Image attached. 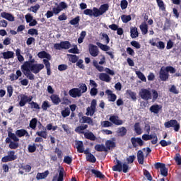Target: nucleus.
Segmentation results:
<instances>
[{"label":"nucleus","mask_w":181,"mask_h":181,"mask_svg":"<svg viewBox=\"0 0 181 181\" xmlns=\"http://www.w3.org/2000/svg\"><path fill=\"white\" fill-rule=\"evenodd\" d=\"M45 69L43 64H31L29 62H25L21 66V70L28 80H35V75L40 73ZM33 73V74H32Z\"/></svg>","instance_id":"obj_1"},{"label":"nucleus","mask_w":181,"mask_h":181,"mask_svg":"<svg viewBox=\"0 0 181 181\" xmlns=\"http://www.w3.org/2000/svg\"><path fill=\"white\" fill-rule=\"evenodd\" d=\"M6 144H9L10 149H18L19 148V138L15 133L8 132V137L6 139Z\"/></svg>","instance_id":"obj_2"},{"label":"nucleus","mask_w":181,"mask_h":181,"mask_svg":"<svg viewBox=\"0 0 181 181\" xmlns=\"http://www.w3.org/2000/svg\"><path fill=\"white\" fill-rule=\"evenodd\" d=\"M117 165L112 167L114 172H123V173H128V170L131 169V167L127 163L121 162L119 160H117Z\"/></svg>","instance_id":"obj_3"},{"label":"nucleus","mask_w":181,"mask_h":181,"mask_svg":"<svg viewBox=\"0 0 181 181\" xmlns=\"http://www.w3.org/2000/svg\"><path fill=\"white\" fill-rule=\"evenodd\" d=\"M165 128H173L175 132H179L180 124L176 119H171L164 123Z\"/></svg>","instance_id":"obj_4"},{"label":"nucleus","mask_w":181,"mask_h":181,"mask_svg":"<svg viewBox=\"0 0 181 181\" xmlns=\"http://www.w3.org/2000/svg\"><path fill=\"white\" fill-rule=\"evenodd\" d=\"M139 95L141 97V100H144L145 101H149V100H152V92L149 89H141L139 93Z\"/></svg>","instance_id":"obj_5"},{"label":"nucleus","mask_w":181,"mask_h":181,"mask_svg":"<svg viewBox=\"0 0 181 181\" xmlns=\"http://www.w3.org/2000/svg\"><path fill=\"white\" fill-rule=\"evenodd\" d=\"M96 110H97V100L93 99L91 101L90 107H88L86 108V115H87V117H93V115L95 114Z\"/></svg>","instance_id":"obj_6"},{"label":"nucleus","mask_w":181,"mask_h":181,"mask_svg":"<svg viewBox=\"0 0 181 181\" xmlns=\"http://www.w3.org/2000/svg\"><path fill=\"white\" fill-rule=\"evenodd\" d=\"M66 8L67 4L64 1H61L59 4L56 3L55 6L52 7V12L54 15H59L63 9H66Z\"/></svg>","instance_id":"obj_7"},{"label":"nucleus","mask_w":181,"mask_h":181,"mask_svg":"<svg viewBox=\"0 0 181 181\" xmlns=\"http://www.w3.org/2000/svg\"><path fill=\"white\" fill-rule=\"evenodd\" d=\"M71 47V44L69 41H62L60 43H56L54 45V48L56 50H69Z\"/></svg>","instance_id":"obj_8"},{"label":"nucleus","mask_w":181,"mask_h":181,"mask_svg":"<svg viewBox=\"0 0 181 181\" xmlns=\"http://www.w3.org/2000/svg\"><path fill=\"white\" fill-rule=\"evenodd\" d=\"M38 124L37 128L40 131L36 132V135H37V136H41V138H43L44 139H47V132L46 131V127H45L40 122H38Z\"/></svg>","instance_id":"obj_9"},{"label":"nucleus","mask_w":181,"mask_h":181,"mask_svg":"<svg viewBox=\"0 0 181 181\" xmlns=\"http://www.w3.org/2000/svg\"><path fill=\"white\" fill-rule=\"evenodd\" d=\"M32 100H33V96L32 95L28 96L26 95H21L18 104L21 107H25L28 103L29 104L30 102H32Z\"/></svg>","instance_id":"obj_10"},{"label":"nucleus","mask_w":181,"mask_h":181,"mask_svg":"<svg viewBox=\"0 0 181 181\" xmlns=\"http://www.w3.org/2000/svg\"><path fill=\"white\" fill-rule=\"evenodd\" d=\"M142 139H143V141H151V139H153L151 141L152 145H156L158 144V136L156 135V134H143L142 135Z\"/></svg>","instance_id":"obj_11"},{"label":"nucleus","mask_w":181,"mask_h":181,"mask_svg":"<svg viewBox=\"0 0 181 181\" xmlns=\"http://www.w3.org/2000/svg\"><path fill=\"white\" fill-rule=\"evenodd\" d=\"M156 169H160V175L166 177L168 176V169L165 163H156L155 165Z\"/></svg>","instance_id":"obj_12"},{"label":"nucleus","mask_w":181,"mask_h":181,"mask_svg":"<svg viewBox=\"0 0 181 181\" xmlns=\"http://www.w3.org/2000/svg\"><path fill=\"white\" fill-rule=\"evenodd\" d=\"M88 50L89 54L92 57H97V56L100 54V49H98V47H97V45L89 44Z\"/></svg>","instance_id":"obj_13"},{"label":"nucleus","mask_w":181,"mask_h":181,"mask_svg":"<svg viewBox=\"0 0 181 181\" xmlns=\"http://www.w3.org/2000/svg\"><path fill=\"white\" fill-rule=\"evenodd\" d=\"M16 159V156H15V151H11L8 152V156H4L1 158V162L6 163V162H12V160H15Z\"/></svg>","instance_id":"obj_14"},{"label":"nucleus","mask_w":181,"mask_h":181,"mask_svg":"<svg viewBox=\"0 0 181 181\" xmlns=\"http://www.w3.org/2000/svg\"><path fill=\"white\" fill-rule=\"evenodd\" d=\"M169 73L165 69V67H161L159 71V78L161 81H168L169 80Z\"/></svg>","instance_id":"obj_15"},{"label":"nucleus","mask_w":181,"mask_h":181,"mask_svg":"<svg viewBox=\"0 0 181 181\" xmlns=\"http://www.w3.org/2000/svg\"><path fill=\"white\" fill-rule=\"evenodd\" d=\"M131 142L133 146V148H138L139 146H144V140L139 137H132L131 139Z\"/></svg>","instance_id":"obj_16"},{"label":"nucleus","mask_w":181,"mask_h":181,"mask_svg":"<svg viewBox=\"0 0 181 181\" xmlns=\"http://www.w3.org/2000/svg\"><path fill=\"white\" fill-rule=\"evenodd\" d=\"M69 95L72 98H77V97H81V90L78 88H74L69 91Z\"/></svg>","instance_id":"obj_17"},{"label":"nucleus","mask_w":181,"mask_h":181,"mask_svg":"<svg viewBox=\"0 0 181 181\" xmlns=\"http://www.w3.org/2000/svg\"><path fill=\"white\" fill-rule=\"evenodd\" d=\"M15 135L17 136V138H22L23 136H25V138H29V136H30L29 132H28V130L24 129H21L16 131Z\"/></svg>","instance_id":"obj_18"},{"label":"nucleus","mask_w":181,"mask_h":181,"mask_svg":"<svg viewBox=\"0 0 181 181\" xmlns=\"http://www.w3.org/2000/svg\"><path fill=\"white\" fill-rule=\"evenodd\" d=\"M109 120L112 124H114L115 125H122L124 124V121L119 119V117L117 115H112L110 117Z\"/></svg>","instance_id":"obj_19"},{"label":"nucleus","mask_w":181,"mask_h":181,"mask_svg":"<svg viewBox=\"0 0 181 181\" xmlns=\"http://www.w3.org/2000/svg\"><path fill=\"white\" fill-rule=\"evenodd\" d=\"M105 94H107V95L108 101H110V103H115V101H116V100H117V95L113 93L112 90H111L110 89H107L105 90Z\"/></svg>","instance_id":"obj_20"},{"label":"nucleus","mask_w":181,"mask_h":181,"mask_svg":"<svg viewBox=\"0 0 181 181\" xmlns=\"http://www.w3.org/2000/svg\"><path fill=\"white\" fill-rule=\"evenodd\" d=\"M1 16L4 19H6V21H8V22H15V16H13V15H12L11 13L2 12L1 13Z\"/></svg>","instance_id":"obj_21"},{"label":"nucleus","mask_w":181,"mask_h":181,"mask_svg":"<svg viewBox=\"0 0 181 181\" xmlns=\"http://www.w3.org/2000/svg\"><path fill=\"white\" fill-rule=\"evenodd\" d=\"M149 110L153 114H158L162 110V106L160 105L155 104L151 105Z\"/></svg>","instance_id":"obj_22"},{"label":"nucleus","mask_w":181,"mask_h":181,"mask_svg":"<svg viewBox=\"0 0 181 181\" xmlns=\"http://www.w3.org/2000/svg\"><path fill=\"white\" fill-rule=\"evenodd\" d=\"M75 145L78 153H84V144H83V141H76Z\"/></svg>","instance_id":"obj_23"},{"label":"nucleus","mask_w":181,"mask_h":181,"mask_svg":"<svg viewBox=\"0 0 181 181\" xmlns=\"http://www.w3.org/2000/svg\"><path fill=\"white\" fill-rule=\"evenodd\" d=\"M99 78L101 81H105V83H110L112 80L111 76L108 74L101 73L99 74Z\"/></svg>","instance_id":"obj_24"},{"label":"nucleus","mask_w":181,"mask_h":181,"mask_svg":"<svg viewBox=\"0 0 181 181\" xmlns=\"http://www.w3.org/2000/svg\"><path fill=\"white\" fill-rule=\"evenodd\" d=\"M3 59H5L6 60H8L9 59H13L15 57V52L13 51H6L4 52H1Z\"/></svg>","instance_id":"obj_25"},{"label":"nucleus","mask_w":181,"mask_h":181,"mask_svg":"<svg viewBox=\"0 0 181 181\" xmlns=\"http://www.w3.org/2000/svg\"><path fill=\"white\" fill-rule=\"evenodd\" d=\"M37 57L39 59H47V60H52V56L50 54L46 52V51H41L38 52Z\"/></svg>","instance_id":"obj_26"},{"label":"nucleus","mask_w":181,"mask_h":181,"mask_svg":"<svg viewBox=\"0 0 181 181\" xmlns=\"http://www.w3.org/2000/svg\"><path fill=\"white\" fill-rule=\"evenodd\" d=\"M50 99L54 105H59L62 102V100H60V97L59 96V95L52 94L50 96Z\"/></svg>","instance_id":"obj_27"},{"label":"nucleus","mask_w":181,"mask_h":181,"mask_svg":"<svg viewBox=\"0 0 181 181\" xmlns=\"http://www.w3.org/2000/svg\"><path fill=\"white\" fill-rule=\"evenodd\" d=\"M80 122L81 124H88L89 125H94L93 119L87 116H83L81 119L80 120Z\"/></svg>","instance_id":"obj_28"},{"label":"nucleus","mask_w":181,"mask_h":181,"mask_svg":"<svg viewBox=\"0 0 181 181\" xmlns=\"http://www.w3.org/2000/svg\"><path fill=\"white\" fill-rule=\"evenodd\" d=\"M64 177V172L63 170H60L59 175H56L53 177L52 181H63Z\"/></svg>","instance_id":"obj_29"},{"label":"nucleus","mask_w":181,"mask_h":181,"mask_svg":"<svg viewBox=\"0 0 181 181\" xmlns=\"http://www.w3.org/2000/svg\"><path fill=\"white\" fill-rule=\"evenodd\" d=\"M145 159V156H144V152L142 150H139L137 152V160L139 165H144V160Z\"/></svg>","instance_id":"obj_30"},{"label":"nucleus","mask_w":181,"mask_h":181,"mask_svg":"<svg viewBox=\"0 0 181 181\" xmlns=\"http://www.w3.org/2000/svg\"><path fill=\"white\" fill-rule=\"evenodd\" d=\"M88 128V125L87 124H81V126L77 127L75 129V132H77V134H86V132H84L85 129H87Z\"/></svg>","instance_id":"obj_31"},{"label":"nucleus","mask_w":181,"mask_h":181,"mask_svg":"<svg viewBox=\"0 0 181 181\" xmlns=\"http://www.w3.org/2000/svg\"><path fill=\"white\" fill-rule=\"evenodd\" d=\"M130 36L132 39H135L139 36V33H138V28H136V27H131Z\"/></svg>","instance_id":"obj_32"},{"label":"nucleus","mask_w":181,"mask_h":181,"mask_svg":"<svg viewBox=\"0 0 181 181\" xmlns=\"http://www.w3.org/2000/svg\"><path fill=\"white\" fill-rule=\"evenodd\" d=\"M70 25H72L75 28H78V25H80V16H76L72 20L69 21Z\"/></svg>","instance_id":"obj_33"},{"label":"nucleus","mask_w":181,"mask_h":181,"mask_svg":"<svg viewBox=\"0 0 181 181\" xmlns=\"http://www.w3.org/2000/svg\"><path fill=\"white\" fill-rule=\"evenodd\" d=\"M47 176H49V170H46L44 173H38L36 175L37 180H42L46 179Z\"/></svg>","instance_id":"obj_34"},{"label":"nucleus","mask_w":181,"mask_h":181,"mask_svg":"<svg viewBox=\"0 0 181 181\" xmlns=\"http://www.w3.org/2000/svg\"><path fill=\"white\" fill-rule=\"evenodd\" d=\"M116 132L119 136H125L127 135V130L124 127H122L117 128Z\"/></svg>","instance_id":"obj_35"},{"label":"nucleus","mask_w":181,"mask_h":181,"mask_svg":"<svg viewBox=\"0 0 181 181\" xmlns=\"http://www.w3.org/2000/svg\"><path fill=\"white\" fill-rule=\"evenodd\" d=\"M83 135L86 139H89L90 141H95L97 139L95 135L91 132H85Z\"/></svg>","instance_id":"obj_36"},{"label":"nucleus","mask_w":181,"mask_h":181,"mask_svg":"<svg viewBox=\"0 0 181 181\" xmlns=\"http://www.w3.org/2000/svg\"><path fill=\"white\" fill-rule=\"evenodd\" d=\"M140 30L142 35L148 34V24L146 22H143L139 26Z\"/></svg>","instance_id":"obj_37"},{"label":"nucleus","mask_w":181,"mask_h":181,"mask_svg":"<svg viewBox=\"0 0 181 181\" xmlns=\"http://www.w3.org/2000/svg\"><path fill=\"white\" fill-rule=\"evenodd\" d=\"M90 172L91 173H93V175H94L95 177H98L99 179H104V177H105V175L101 173V171H98L95 169H92Z\"/></svg>","instance_id":"obj_38"},{"label":"nucleus","mask_w":181,"mask_h":181,"mask_svg":"<svg viewBox=\"0 0 181 181\" xmlns=\"http://www.w3.org/2000/svg\"><path fill=\"white\" fill-rule=\"evenodd\" d=\"M43 63L47 69V76H50L52 74L51 68H50V62L47 59H43Z\"/></svg>","instance_id":"obj_39"},{"label":"nucleus","mask_w":181,"mask_h":181,"mask_svg":"<svg viewBox=\"0 0 181 181\" xmlns=\"http://www.w3.org/2000/svg\"><path fill=\"white\" fill-rule=\"evenodd\" d=\"M95 149L98 152H107V148L104 144H97L95 146Z\"/></svg>","instance_id":"obj_40"},{"label":"nucleus","mask_w":181,"mask_h":181,"mask_svg":"<svg viewBox=\"0 0 181 181\" xmlns=\"http://www.w3.org/2000/svg\"><path fill=\"white\" fill-rule=\"evenodd\" d=\"M126 93L132 98L133 101H136V93L131 90H127L126 91Z\"/></svg>","instance_id":"obj_41"},{"label":"nucleus","mask_w":181,"mask_h":181,"mask_svg":"<svg viewBox=\"0 0 181 181\" xmlns=\"http://www.w3.org/2000/svg\"><path fill=\"white\" fill-rule=\"evenodd\" d=\"M97 46L100 48L103 52H108L110 47L107 45H103L101 42H96Z\"/></svg>","instance_id":"obj_42"},{"label":"nucleus","mask_w":181,"mask_h":181,"mask_svg":"<svg viewBox=\"0 0 181 181\" xmlns=\"http://www.w3.org/2000/svg\"><path fill=\"white\" fill-rule=\"evenodd\" d=\"M37 125V118H33L30 121L29 127L31 128V129H36V127Z\"/></svg>","instance_id":"obj_43"},{"label":"nucleus","mask_w":181,"mask_h":181,"mask_svg":"<svg viewBox=\"0 0 181 181\" xmlns=\"http://www.w3.org/2000/svg\"><path fill=\"white\" fill-rule=\"evenodd\" d=\"M99 9H100L102 15H104V13H105V12L110 9V5H108V4H102Z\"/></svg>","instance_id":"obj_44"},{"label":"nucleus","mask_w":181,"mask_h":181,"mask_svg":"<svg viewBox=\"0 0 181 181\" xmlns=\"http://www.w3.org/2000/svg\"><path fill=\"white\" fill-rule=\"evenodd\" d=\"M86 160H88V162H90V163H95V162H97L95 156H94V155H93L92 153L86 155Z\"/></svg>","instance_id":"obj_45"},{"label":"nucleus","mask_w":181,"mask_h":181,"mask_svg":"<svg viewBox=\"0 0 181 181\" xmlns=\"http://www.w3.org/2000/svg\"><path fill=\"white\" fill-rule=\"evenodd\" d=\"M134 131L137 135H141V134H142V129L141 128V124L139 122L135 123Z\"/></svg>","instance_id":"obj_46"},{"label":"nucleus","mask_w":181,"mask_h":181,"mask_svg":"<svg viewBox=\"0 0 181 181\" xmlns=\"http://www.w3.org/2000/svg\"><path fill=\"white\" fill-rule=\"evenodd\" d=\"M151 93H152V95H151L152 102L155 103V101H156V100H158L159 97V93L155 89L151 90Z\"/></svg>","instance_id":"obj_47"},{"label":"nucleus","mask_w":181,"mask_h":181,"mask_svg":"<svg viewBox=\"0 0 181 181\" xmlns=\"http://www.w3.org/2000/svg\"><path fill=\"white\" fill-rule=\"evenodd\" d=\"M105 146L106 149H112V148H115V142L111 140H107L105 142Z\"/></svg>","instance_id":"obj_48"},{"label":"nucleus","mask_w":181,"mask_h":181,"mask_svg":"<svg viewBox=\"0 0 181 181\" xmlns=\"http://www.w3.org/2000/svg\"><path fill=\"white\" fill-rule=\"evenodd\" d=\"M61 115L63 118H66V117H69L70 115V108L68 107H65L64 110H62Z\"/></svg>","instance_id":"obj_49"},{"label":"nucleus","mask_w":181,"mask_h":181,"mask_svg":"<svg viewBox=\"0 0 181 181\" xmlns=\"http://www.w3.org/2000/svg\"><path fill=\"white\" fill-rule=\"evenodd\" d=\"M101 15H103L101 10L94 7L93 11V16H95V18H98V16H101Z\"/></svg>","instance_id":"obj_50"},{"label":"nucleus","mask_w":181,"mask_h":181,"mask_svg":"<svg viewBox=\"0 0 181 181\" xmlns=\"http://www.w3.org/2000/svg\"><path fill=\"white\" fill-rule=\"evenodd\" d=\"M136 74L137 77H139V78L141 80V81L146 83V77H145V75H144V74L141 72V71H136Z\"/></svg>","instance_id":"obj_51"},{"label":"nucleus","mask_w":181,"mask_h":181,"mask_svg":"<svg viewBox=\"0 0 181 181\" xmlns=\"http://www.w3.org/2000/svg\"><path fill=\"white\" fill-rule=\"evenodd\" d=\"M157 5L160 9H161L163 11H166V7L165 6V3H163V1L162 0H156Z\"/></svg>","instance_id":"obj_52"},{"label":"nucleus","mask_w":181,"mask_h":181,"mask_svg":"<svg viewBox=\"0 0 181 181\" xmlns=\"http://www.w3.org/2000/svg\"><path fill=\"white\" fill-rule=\"evenodd\" d=\"M68 56L69 57V62H71V63H77V62H78V57H77V55L69 54Z\"/></svg>","instance_id":"obj_53"},{"label":"nucleus","mask_w":181,"mask_h":181,"mask_svg":"<svg viewBox=\"0 0 181 181\" xmlns=\"http://www.w3.org/2000/svg\"><path fill=\"white\" fill-rule=\"evenodd\" d=\"M100 125L102 128H109V127H112V123H111L110 121L105 120L101 122Z\"/></svg>","instance_id":"obj_54"},{"label":"nucleus","mask_w":181,"mask_h":181,"mask_svg":"<svg viewBox=\"0 0 181 181\" xmlns=\"http://www.w3.org/2000/svg\"><path fill=\"white\" fill-rule=\"evenodd\" d=\"M93 66L94 67H95V69H97L98 71H100V72L105 71L104 66H100V64H98V62H97V61H93Z\"/></svg>","instance_id":"obj_55"},{"label":"nucleus","mask_w":181,"mask_h":181,"mask_svg":"<svg viewBox=\"0 0 181 181\" xmlns=\"http://www.w3.org/2000/svg\"><path fill=\"white\" fill-rule=\"evenodd\" d=\"M121 19H122L123 23H128V22H129L131 21L132 18H131L130 15H128V16L122 15L121 16Z\"/></svg>","instance_id":"obj_56"},{"label":"nucleus","mask_w":181,"mask_h":181,"mask_svg":"<svg viewBox=\"0 0 181 181\" xmlns=\"http://www.w3.org/2000/svg\"><path fill=\"white\" fill-rule=\"evenodd\" d=\"M40 9V5L39 4H35V6H31L28 11H30L31 12H33L34 13H36L37 11Z\"/></svg>","instance_id":"obj_57"},{"label":"nucleus","mask_w":181,"mask_h":181,"mask_svg":"<svg viewBox=\"0 0 181 181\" xmlns=\"http://www.w3.org/2000/svg\"><path fill=\"white\" fill-rule=\"evenodd\" d=\"M41 107L43 111H47V108H50V103H49V101L45 100L42 103Z\"/></svg>","instance_id":"obj_58"},{"label":"nucleus","mask_w":181,"mask_h":181,"mask_svg":"<svg viewBox=\"0 0 181 181\" xmlns=\"http://www.w3.org/2000/svg\"><path fill=\"white\" fill-rule=\"evenodd\" d=\"M29 104L30 105V108H33L34 110H40V106L37 103L32 101L30 102Z\"/></svg>","instance_id":"obj_59"},{"label":"nucleus","mask_w":181,"mask_h":181,"mask_svg":"<svg viewBox=\"0 0 181 181\" xmlns=\"http://www.w3.org/2000/svg\"><path fill=\"white\" fill-rule=\"evenodd\" d=\"M120 8L122 11L128 8V1L127 0H122L120 2Z\"/></svg>","instance_id":"obj_60"},{"label":"nucleus","mask_w":181,"mask_h":181,"mask_svg":"<svg viewBox=\"0 0 181 181\" xmlns=\"http://www.w3.org/2000/svg\"><path fill=\"white\" fill-rule=\"evenodd\" d=\"M69 53H73L74 54H78V47L77 45H74V47L68 50Z\"/></svg>","instance_id":"obj_61"},{"label":"nucleus","mask_w":181,"mask_h":181,"mask_svg":"<svg viewBox=\"0 0 181 181\" xmlns=\"http://www.w3.org/2000/svg\"><path fill=\"white\" fill-rule=\"evenodd\" d=\"M71 162H73V158L69 156H66L64 158V163H66L67 165L71 164Z\"/></svg>","instance_id":"obj_62"},{"label":"nucleus","mask_w":181,"mask_h":181,"mask_svg":"<svg viewBox=\"0 0 181 181\" xmlns=\"http://www.w3.org/2000/svg\"><path fill=\"white\" fill-rule=\"evenodd\" d=\"M28 35H30L31 36H33V35H35L36 36H37V35H39L37 30L35 29V28L29 29L28 31Z\"/></svg>","instance_id":"obj_63"},{"label":"nucleus","mask_w":181,"mask_h":181,"mask_svg":"<svg viewBox=\"0 0 181 181\" xmlns=\"http://www.w3.org/2000/svg\"><path fill=\"white\" fill-rule=\"evenodd\" d=\"M79 90H81V95L84 94V93H87V85L82 83L79 87Z\"/></svg>","instance_id":"obj_64"}]
</instances>
